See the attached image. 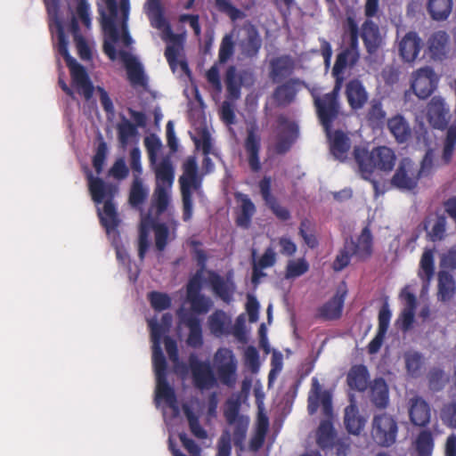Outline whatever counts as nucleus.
I'll list each match as a JSON object with an SVG mask.
<instances>
[{"mask_svg": "<svg viewBox=\"0 0 456 456\" xmlns=\"http://www.w3.org/2000/svg\"><path fill=\"white\" fill-rule=\"evenodd\" d=\"M44 3L46 6L50 20L53 21V25L50 24V27L52 30L54 28L56 30L58 52L64 57L67 66L70 70L72 84L77 94L83 95L85 100L88 102L93 96L94 87L85 68L69 53L68 40L65 37L61 22L58 20L59 0H44Z\"/></svg>", "mask_w": 456, "mask_h": 456, "instance_id": "f257e3e1", "label": "nucleus"}, {"mask_svg": "<svg viewBox=\"0 0 456 456\" xmlns=\"http://www.w3.org/2000/svg\"><path fill=\"white\" fill-rule=\"evenodd\" d=\"M319 407H322L325 419L320 422L317 428L316 443L322 449L331 448L336 439V431L332 424V395L330 391L323 389L317 378H313L307 397L308 413L314 415Z\"/></svg>", "mask_w": 456, "mask_h": 456, "instance_id": "f03ea898", "label": "nucleus"}, {"mask_svg": "<svg viewBox=\"0 0 456 456\" xmlns=\"http://www.w3.org/2000/svg\"><path fill=\"white\" fill-rule=\"evenodd\" d=\"M353 156L357 166V172L364 180H370L376 169L390 173L396 161L395 153L387 146L375 147L371 151L355 146Z\"/></svg>", "mask_w": 456, "mask_h": 456, "instance_id": "7ed1b4c3", "label": "nucleus"}, {"mask_svg": "<svg viewBox=\"0 0 456 456\" xmlns=\"http://www.w3.org/2000/svg\"><path fill=\"white\" fill-rule=\"evenodd\" d=\"M86 174L93 200L97 204L104 201L103 210L102 212L99 210V216L102 225L110 232V230H115L120 223L112 202L114 195L118 192V187L105 183L99 177H94L89 169Z\"/></svg>", "mask_w": 456, "mask_h": 456, "instance_id": "20e7f679", "label": "nucleus"}, {"mask_svg": "<svg viewBox=\"0 0 456 456\" xmlns=\"http://www.w3.org/2000/svg\"><path fill=\"white\" fill-rule=\"evenodd\" d=\"M156 177V187L152 196V204L156 209V216L161 215L170 201L169 191L175 178V167L171 157L167 155L150 164Z\"/></svg>", "mask_w": 456, "mask_h": 456, "instance_id": "39448f33", "label": "nucleus"}, {"mask_svg": "<svg viewBox=\"0 0 456 456\" xmlns=\"http://www.w3.org/2000/svg\"><path fill=\"white\" fill-rule=\"evenodd\" d=\"M345 34L347 37L346 45L337 55L331 72L336 81L341 84L344 80L345 69L354 67L360 58L358 24L353 16L346 17Z\"/></svg>", "mask_w": 456, "mask_h": 456, "instance_id": "423d86ee", "label": "nucleus"}, {"mask_svg": "<svg viewBox=\"0 0 456 456\" xmlns=\"http://www.w3.org/2000/svg\"><path fill=\"white\" fill-rule=\"evenodd\" d=\"M341 86L339 81H336L332 91L327 94H321L317 88L309 89L316 113L326 133L330 132L332 123L340 114L338 96Z\"/></svg>", "mask_w": 456, "mask_h": 456, "instance_id": "0eeeda50", "label": "nucleus"}, {"mask_svg": "<svg viewBox=\"0 0 456 456\" xmlns=\"http://www.w3.org/2000/svg\"><path fill=\"white\" fill-rule=\"evenodd\" d=\"M179 183L183 200V219L188 222L192 216V191H199L201 186L195 157L190 156L183 162V175L179 177Z\"/></svg>", "mask_w": 456, "mask_h": 456, "instance_id": "6e6552de", "label": "nucleus"}, {"mask_svg": "<svg viewBox=\"0 0 456 456\" xmlns=\"http://www.w3.org/2000/svg\"><path fill=\"white\" fill-rule=\"evenodd\" d=\"M236 45L239 60L256 59L262 47V37L256 27L246 22L236 30Z\"/></svg>", "mask_w": 456, "mask_h": 456, "instance_id": "1a4fd4ad", "label": "nucleus"}, {"mask_svg": "<svg viewBox=\"0 0 456 456\" xmlns=\"http://www.w3.org/2000/svg\"><path fill=\"white\" fill-rule=\"evenodd\" d=\"M397 434L398 424L392 415L383 412L373 416L370 436L377 445L385 448L392 446L396 442Z\"/></svg>", "mask_w": 456, "mask_h": 456, "instance_id": "9d476101", "label": "nucleus"}, {"mask_svg": "<svg viewBox=\"0 0 456 456\" xmlns=\"http://www.w3.org/2000/svg\"><path fill=\"white\" fill-rule=\"evenodd\" d=\"M213 366L223 385L231 388L235 387L238 361L232 350L225 347L219 348L214 355Z\"/></svg>", "mask_w": 456, "mask_h": 456, "instance_id": "9b49d317", "label": "nucleus"}, {"mask_svg": "<svg viewBox=\"0 0 456 456\" xmlns=\"http://www.w3.org/2000/svg\"><path fill=\"white\" fill-rule=\"evenodd\" d=\"M129 0H120V16L118 14L116 20V26L118 34L115 40L110 36L105 28L102 26L105 35L108 37V40H105L104 42L103 50L111 61H114L117 58V53L114 46V44L117 41L121 38L125 46H129L133 43V39L128 34L126 24L129 14Z\"/></svg>", "mask_w": 456, "mask_h": 456, "instance_id": "f8f14e48", "label": "nucleus"}, {"mask_svg": "<svg viewBox=\"0 0 456 456\" xmlns=\"http://www.w3.org/2000/svg\"><path fill=\"white\" fill-rule=\"evenodd\" d=\"M279 125L278 133L270 148L279 155L288 152L298 137V126L283 115L277 118Z\"/></svg>", "mask_w": 456, "mask_h": 456, "instance_id": "ddd939ff", "label": "nucleus"}, {"mask_svg": "<svg viewBox=\"0 0 456 456\" xmlns=\"http://www.w3.org/2000/svg\"><path fill=\"white\" fill-rule=\"evenodd\" d=\"M419 180L417 166L412 160L405 158L400 160L390 183L398 190L411 191L417 188Z\"/></svg>", "mask_w": 456, "mask_h": 456, "instance_id": "4468645a", "label": "nucleus"}, {"mask_svg": "<svg viewBox=\"0 0 456 456\" xmlns=\"http://www.w3.org/2000/svg\"><path fill=\"white\" fill-rule=\"evenodd\" d=\"M412 77L411 88L419 99H427L436 88L438 77L429 67L418 69Z\"/></svg>", "mask_w": 456, "mask_h": 456, "instance_id": "2eb2a0df", "label": "nucleus"}, {"mask_svg": "<svg viewBox=\"0 0 456 456\" xmlns=\"http://www.w3.org/2000/svg\"><path fill=\"white\" fill-rule=\"evenodd\" d=\"M450 109L443 97L436 95L428 104V119L436 129L444 130L450 121Z\"/></svg>", "mask_w": 456, "mask_h": 456, "instance_id": "dca6fc26", "label": "nucleus"}, {"mask_svg": "<svg viewBox=\"0 0 456 456\" xmlns=\"http://www.w3.org/2000/svg\"><path fill=\"white\" fill-rule=\"evenodd\" d=\"M301 86L308 89V86L305 81L298 77H292L278 86L273 92L272 97L279 107H286L291 104Z\"/></svg>", "mask_w": 456, "mask_h": 456, "instance_id": "f3484780", "label": "nucleus"}, {"mask_svg": "<svg viewBox=\"0 0 456 456\" xmlns=\"http://www.w3.org/2000/svg\"><path fill=\"white\" fill-rule=\"evenodd\" d=\"M359 37H361L366 51L370 54L376 53L384 43L379 26L370 19H367L361 28H358Z\"/></svg>", "mask_w": 456, "mask_h": 456, "instance_id": "a211bd4d", "label": "nucleus"}, {"mask_svg": "<svg viewBox=\"0 0 456 456\" xmlns=\"http://www.w3.org/2000/svg\"><path fill=\"white\" fill-rule=\"evenodd\" d=\"M179 321L182 324L189 329V335L187 338L188 346L193 348H199L203 344L202 328L200 320L192 313L180 308L177 311Z\"/></svg>", "mask_w": 456, "mask_h": 456, "instance_id": "6ab92c4d", "label": "nucleus"}, {"mask_svg": "<svg viewBox=\"0 0 456 456\" xmlns=\"http://www.w3.org/2000/svg\"><path fill=\"white\" fill-rule=\"evenodd\" d=\"M193 382L200 390H208L216 385V379L213 370L207 362L193 361L191 362Z\"/></svg>", "mask_w": 456, "mask_h": 456, "instance_id": "aec40b11", "label": "nucleus"}, {"mask_svg": "<svg viewBox=\"0 0 456 456\" xmlns=\"http://www.w3.org/2000/svg\"><path fill=\"white\" fill-rule=\"evenodd\" d=\"M178 222L171 219L168 223H157L153 225L155 249L163 252L167 245L176 239Z\"/></svg>", "mask_w": 456, "mask_h": 456, "instance_id": "412c9836", "label": "nucleus"}, {"mask_svg": "<svg viewBox=\"0 0 456 456\" xmlns=\"http://www.w3.org/2000/svg\"><path fill=\"white\" fill-rule=\"evenodd\" d=\"M295 60L288 54L275 57L270 61L269 77L273 83H280L295 70Z\"/></svg>", "mask_w": 456, "mask_h": 456, "instance_id": "4be33fe9", "label": "nucleus"}, {"mask_svg": "<svg viewBox=\"0 0 456 456\" xmlns=\"http://www.w3.org/2000/svg\"><path fill=\"white\" fill-rule=\"evenodd\" d=\"M346 289L339 287L336 294L319 309V317L323 320H336L341 316Z\"/></svg>", "mask_w": 456, "mask_h": 456, "instance_id": "5701e85b", "label": "nucleus"}, {"mask_svg": "<svg viewBox=\"0 0 456 456\" xmlns=\"http://www.w3.org/2000/svg\"><path fill=\"white\" fill-rule=\"evenodd\" d=\"M430 406L420 396H414L409 401V416L415 426L425 427L430 421Z\"/></svg>", "mask_w": 456, "mask_h": 456, "instance_id": "b1692460", "label": "nucleus"}, {"mask_svg": "<svg viewBox=\"0 0 456 456\" xmlns=\"http://www.w3.org/2000/svg\"><path fill=\"white\" fill-rule=\"evenodd\" d=\"M245 150L247 152L248 162L253 172H258L261 169L259 159L260 137L256 134V127L251 126L247 130V138L245 140Z\"/></svg>", "mask_w": 456, "mask_h": 456, "instance_id": "393cba45", "label": "nucleus"}, {"mask_svg": "<svg viewBox=\"0 0 456 456\" xmlns=\"http://www.w3.org/2000/svg\"><path fill=\"white\" fill-rule=\"evenodd\" d=\"M119 55L126 65L128 79L134 87L146 88L147 77L143 72L141 63L126 52H120Z\"/></svg>", "mask_w": 456, "mask_h": 456, "instance_id": "a878e982", "label": "nucleus"}, {"mask_svg": "<svg viewBox=\"0 0 456 456\" xmlns=\"http://www.w3.org/2000/svg\"><path fill=\"white\" fill-rule=\"evenodd\" d=\"M421 49V40L416 32H408L399 43L400 55L405 61H414Z\"/></svg>", "mask_w": 456, "mask_h": 456, "instance_id": "bb28decb", "label": "nucleus"}, {"mask_svg": "<svg viewBox=\"0 0 456 456\" xmlns=\"http://www.w3.org/2000/svg\"><path fill=\"white\" fill-rule=\"evenodd\" d=\"M346 94L349 105L354 110L362 108L368 100V94L358 79L347 83Z\"/></svg>", "mask_w": 456, "mask_h": 456, "instance_id": "cd10ccee", "label": "nucleus"}, {"mask_svg": "<svg viewBox=\"0 0 456 456\" xmlns=\"http://www.w3.org/2000/svg\"><path fill=\"white\" fill-rule=\"evenodd\" d=\"M438 290L437 298L440 301L451 300L456 292V281L452 274L447 271L441 270L437 274Z\"/></svg>", "mask_w": 456, "mask_h": 456, "instance_id": "c85d7f7f", "label": "nucleus"}, {"mask_svg": "<svg viewBox=\"0 0 456 456\" xmlns=\"http://www.w3.org/2000/svg\"><path fill=\"white\" fill-rule=\"evenodd\" d=\"M402 297L405 302V306L403 309L398 322L401 324V329L407 331L411 329L415 315L416 309V297L410 291L403 289L401 293Z\"/></svg>", "mask_w": 456, "mask_h": 456, "instance_id": "c756f323", "label": "nucleus"}, {"mask_svg": "<svg viewBox=\"0 0 456 456\" xmlns=\"http://www.w3.org/2000/svg\"><path fill=\"white\" fill-rule=\"evenodd\" d=\"M109 13L107 14L104 11L101 12L102 25L105 28L106 31L115 40L118 37V28L116 26V20L120 12V6L118 7L116 0H103Z\"/></svg>", "mask_w": 456, "mask_h": 456, "instance_id": "7c9ffc66", "label": "nucleus"}, {"mask_svg": "<svg viewBox=\"0 0 456 456\" xmlns=\"http://www.w3.org/2000/svg\"><path fill=\"white\" fill-rule=\"evenodd\" d=\"M370 399L372 404L379 409H385L388 405V387L383 379H376L370 383Z\"/></svg>", "mask_w": 456, "mask_h": 456, "instance_id": "2f4dec72", "label": "nucleus"}, {"mask_svg": "<svg viewBox=\"0 0 456 456\" xmlns=\"http://www.w3.org/2000/svg\"><path fill=\"white\" fill-rule=\"evenodd\" d=\"M236 198L240 201V209L236 216V224L243 229H248L251 224V218L256 212V208L251 200L245 194L239 193Z\"/></svg>", "mask_w": 456, "mask_h": 456, "instance_id": "473e14b6", "label": "nucleus"}, {"mask_svg": "<svg viewBox=\"0 0 456 456\" xmlns=\"http://www.w3.org/2000/svg\"><path fill=\"white\" fill-rule=\"evenodd\" d=\"M183 50V46L182 37L174 42L169 43L166 48L165 56L173 72L175 71L178 66L182 69L183 71H189L187 62L183 60H179V57L181 56Z\"/></svg>", "mask_w": 456, "mask_h": 456, "instance_id": "72a5a7b5", "label": "nucleus"}, {"mask_svg": "<svg viewBox=\"0 0 456 456\" xmlns=\"http://www.w3.org/2000/svg\"><path fill=\"white\" fill-rule=\"evenodd\" d=\"M387 128L397 142H405L411 135L409 122L402 116L396 115L387 120Z\"/></svg>", "mask_w": 456, "mask_h": 456, "instance_id": "f704fd0d", "label": "nucleus"}, {"mask_svg": "<svg viewBox=\"0 0 456 456\" xmlns=\"http://www.w3.org/2000/svg\"><path fill=\"white\" fill-rule=\"evenodd\" d=\"M327 134L330 140V151L332 155L339 161H345L350 149L349 138L340 131H336L333 135L330 134V131Z\"/></svg>", "mask_w": 456, "mask_h": 456, "instance_id": "c9c22d12", "label": "nucleus"}, {"mask_svg": "<svg viewBox=\"0 0 456 456\" xmlns=\"http://www.w3.org/2000/svg\"><path fill=\"white\" fill-rule=\"evenodd\" d=\"M366 420L359 415L358 408L351 403L345 409L344 423L346 430L353 435H359L365 426Z\"/></svg>", "mask_w": 456, "mask_h": 456, "instance_id": "e433bc0d", "label": "nucleus"}, {"mask_svg": "<svg viewBox=\"0 0 456 456\" xmlns=\"http://www.w3.org/2000/svg\"><path fill=\"white\" fill-rule=\"evenodd\" d=\"M369 374L364 365L353 366L346 377L348 386L357 391H364L367 388Z\"/></svg>", "mask_w": 456, "mask_h": 456, "instance_id": "4c0bfd02", "label": "nucleus"}, {"mask_svg": "<svg viewBox=\"0 0 456 456\" xmlns=\"http://www.w3.org/2000/svg\"><path fill=\"white\" fill-rule=\"evenodd\" d=\"M372 236L368 226L364 227L357 241L353 240V249L359 259H366L371 254Z\"/></svg>", "mask_w": 456, "mask_h": 456, "instance_id": "58836bf2", "label": "nucleus"}, {"mask_svg": "<svg viewBox=\"0 0 456 456\" xmlns=\"http://www.w3.org/2000/svg\"><path fill=\"white\" fill-rule=\"evenodd\" d=\"M182 408L188 421L189 428L191 434L199 439L207 438L208 433L200 423V412L194 411L188 403H183Z\"/></svg>", "mask_w": 456, "mask_h": 456, "instance_id": "ea45409f", "label": "nucleus"}, {"mask_svg": "<svg viewBox=\"0 0 456 456\" xmlns=\"http://www.w3.org/2000/svg\"><path fill=\"white\" fill-rule=\"evenodd\" d=\"M159 332L153 330L152 341V362L156 379L166 377L167 362L160 347V341L158 340Z\"/></svg>", "mask_w": 456, "mask_h": 456, "instance_id": "a19ab883", "label": "nucleus"}, {"mask_svg": "<svg viewBox=\"0 0 456 456\" xmlns=\"http://www.w3.org/2000/svg\"><path fill=\"white\" fill-rule=\"evenodd\" d=\"M149 195V189L143 184L140 176L134 175L129 192V203L133 208H139Z\"/></svg>", "mask_w": 456, "mask_h": 456, "instance_id": "79ce46f5", "label": "nucleus"}, {"mask_svg": "<svg viewBox=\"0 0 456 456\" xmlns=\"http://www.w3.org/2000/svg\"><path fill=\"white\" fill-rule=\"evenodd\" d=\"M428 12L435 20H445L452 9V0H428Z\"/></svg>", "mask_w": 456, "mask_h": 456, "instance_id": "37998d69", "label": "nucleus"}, {"mask_svg": "<svg viewBox=\"0 0 456 456\" xmlns=\"http://www.w3.org/2000/svg\"><path fill=\"white\" fill-rule=\"evenodd\" d=\"M118 139L122 149H126L131 140L136 137V126L125 116H121V122L117 125Z\"/></svg>", "mask_w": 456, "mask_h": 456, "instance_id": "c03bdc74", "label": "nucleus"}, {"mask_svg": "<svg viewBox=\"0 0 456 456\" xmlns=\"http://www.w3.org/2000/svg\"><path fill=\"white\" fill-rule=\"evenodd\" d=\"M434 254L431 249H426L420 259L419 276L424 281V287H428L434 275Z\"/></svg>", "mask_w": 456, "mask_h": 456, "instance_id": "a18cd8bd", "label": "nucleus"}, {"mask_svg": "<svg viewBox=\"0 0 456 456\" xmlns=\"http://www.w3.org/2000/svg\"><path fill=\"white\" fill-rule=\"evenodd\" d=\"M231 323L226 314L221 310L216 311L208 317V327L212 334L216 337L223 335Z\"/></svg>", "mask_w": 456, "mask_h": 456, "instance_id": "49530a36", "label": "nucleus"}, {"mask_svg": "<svg viewBox=\"0 0 456 456\" xmlns=\"http://www.w3.org/2000/svg\"><path fill=\"white\" fill-rule=\"evenodd\" d=\"M210 283L213 288L214 292L220 297L224 301H230L233 288L232 284L228 281H225L223 277L216 273H212L210 275Z\"/></svg>", "mask_w": 456, "mask_h": 456, "instance_id": "de8ad7c7", "label": "nucleus"}, {"mask_svg": "<svg viewBox=\"0 0 456 456\" xmlns=\"http://www.w3.org/2000/svg\"><path fill=\"white\" fill-rule=\"evenodd\" d=\"M234 38H236L235 29L225 34L222 38L218 51V61L220 63H226L233 56L235 50Z\"/></svg>", "mask_w": 456, "mask_h": 456, "instance_id": "09e8293b", "label": "nucleus"}, {"mask_svg": "<svg viewBox=\"0 0 456 456\" xmlns=\"http://www.w3.org/2000/svg\"><path fill=\"white\" fill-rule=\"evenodd\" d=\"M225 86L227 98L238 100L240 97V87L242 86L237 76V70L234 66H230L225 74Z\"/></svg>", "mask_w": 456, "mask_h": 456, "instance_id": "8fccbe9b", "label": "nucleus"}, {"mask_svg": "<svg viewBox=\"0 0 456 456\" xmlns=\"http://www.w3.org/2000/svg\"><path fill=\"white\" fill-rule=\"evenodd\" d=\"M249 424V419L246 416H241L237 422H234L232 426L234 427L232 434H231L233 444L240 450L243 449L244 441L247 436V430Z\"/></svg>", "mask_w": 456, "mask_h": 456, "instance_id": "3c124183", "label": "nucleus"}, {"mask_svg": "<svg viewBox=\"0 0 456 456\" xmlns=\"http://www.w3.org/2000/svg\"><path fill=\"white\" fill-rule=\"evenodd\" d=\"M355 256L353 249V239L346 240L344 244V248L338 254L334 263L333 268L335 271H341L348 265L350 257Z\"/></svg>", "mask_w": 456, "mask_h": 456, "instance_id": "603ef678", "label": "nucleus"}, {"mask_svg": "<svg viewBox=\"0 0 456 456\" xmlns=\"http://www.w3.org/2000/svg\"><path fill=\"white\" fill-rule=\"evenodd\" d=\"M447 43L448 35L444 31H437L428 40L429 50L433 55L439 57L444 53Z\"/></svg>", "mask_w": 456, "mask_h": 456, "instance_id": "864d4df0", "label": "nucleus"}, {"mask_svg": "<svg viewBox=\"0 0 456 456\" xmlns=\"http://www.w3.org/2000/svg\"><path fill=\"white\" fill-rule=\"evenodd\" d=\"M150 164H155V161L158 160V156L163 147L160 139L155 134H151L144 137L143 140Z\"/></svg>", "mask_w": 456, "mask_h": 456, "instance_id": "5fc2aeb1", "label": "nucleus"}, {"mask_svg": "<svg viewBox=\"0 0 456 456\" xmlns=\"http://www.w3.org/2000/svg\"><path fill=\"white\" fill-rule=\"evenodd\" d=\"M456 147V125L448 127L446 136L444 142L443 159L449 163L452 158Z\"/></svg>", "mask_w": 456, "mask_h": 456, "instance_id": "6e6d98bb", "label": "nucleus"}, {"mask_svg": "<svg viewBox=\"0 0 456 456\" xmlns=\"http://www.w3.org/2000/svg\"><path fill=\"white\" fill-rule=\"evenodd\" d=\"M386 111L379 101L372 100L367 112V119L373 126L382 125L386 118Z\"/></svg>", "mask_w": 456, "mask_h": 456, "instance_id": "4d7b16f0", "label": "nucleus"}, {"mask_svg": "<svg viewBox=\"0 0 456 456\" xmlns=\"http://www.w3.org/2000/svg\"><path fill=\"white\" fill-rule=\"evenodd\" d=\"M156 396L163 398L167 404H174L176 400L174 389L168 385L166 377L156 379Z\"/></svg>", "mask_w": 456, "mask_h": 456, "instance_id": "13d9d810", "label": "nucleus"}, {"mask_svg": "<svg viewBox=\"0 0 456 456\" xmlns=\"http://www.w3.org/2000/svg\"><path fill=\"white\" fill-rule=\"evenodd\" d=\"M428 379L429 387L433 391H440L449 381L448 376L439 368H432L428 374Z\"/></svg>", "mask_w": 456, "mask_h": 456, "instance_id": "bf43d9fd", "label": "nucleus"}, {"mask_svg": "<svg viewBox=\"0 0 456 456\" xmlns=\"http://www.w3.org/2000/svg\"><path fill=\"white\" fill-rule=\"evenodd\" d=\"M187 300L191 304L192 312L199 314H207L213 305L210 297L202 294L188 297Z\"/></svg>", "mask_w": 456, "mask_h": 456, "instance_id": "052dcab7", "label": "nucleus"}, {"mask_svg": "<svg viewBox=\"0 0 456 456\" xmlns=\"http://www.w3.org/2000/svg\"><path fill=\"white\" fill-rule=\"evenodd\" d=\"M433 437L428 430H423L416 440V449L419 456H430L433 449Z\"/></svg>", "mask_w": 456, "mask_h": 456, "instance_id": "680f3d73", "label": "nucleus"}, {"mask_svg": "<svg viewBox=\"0 0 456 456\" xmlns=\"http://www.w3.org/2000/svg\"><path fill=\"white\" fill-rule=\"evenodd\" d=\"M447 220L444 216H437L430 228L428 235L432 241L442 240L445 237Z\"/></svg>", "mask_w": 456, "mask_h": 456, "instance_id": "e2e57ef3", "label": "nucleus"}, {"mask_svg": "<svg viewBox=\"0 0 456 456\" xmlns=\"http://www.w3.org/2000/svg\"><path fill=\"white\" fill-rule=\"evenodd\" d=\"M215 4L218 11L228 15L232 21L242 20L246 16L241 10L233 6L232 0H215Z\"/></svg>", "mask_w": 456, "mask_h": 456, "instance_id": "0e129e2a", "label": "nucleus"}, {"mask_svg": "<svg viewBox=\"0 0 456 456\" xmlns=\"http://www.w3.org/2000/svg\"><path fill=\"white\" fill-rule=\"evenodd\" d=\"M150 231L146 224L142 222L140 225L137 238L138 256L141 261L144 259L145 254L150 248Z\"/></svg>", "mask_w": 456, "mask_h": 456, "instance_id": "69168bd1", "label": "nucleus"}, {"mask_svg": "<svg viewBox=\"0 0 456 456\" xmlns=\"http://www.w3.org/2000/svg\"><path fill=\"white\" fill-rule=\"evenodd\" d=\"M422 354L418 352H408L404 354V360L408 372L415 376L422 366Z\"/></svg>", "mask_w": 456, "mask_h": 456, "instance_id": "338daca9", "label": "nucleus"}, {"mask_svg": "<svg viewBox=\"0 0 456 456\" xmlns=\"http://www.w3.org/2000/svg\"><path fill=\"white\" fill-rule=\"evenodd\" d=\"M443 422L452 428H456V403L445 404L441 410Z\"/></svg>", "mask_w": 456, "mask_h": 456, "instance_id": "774afa93", "label": "nucleus"}]
</instances>
